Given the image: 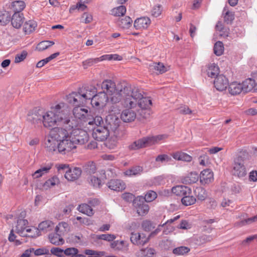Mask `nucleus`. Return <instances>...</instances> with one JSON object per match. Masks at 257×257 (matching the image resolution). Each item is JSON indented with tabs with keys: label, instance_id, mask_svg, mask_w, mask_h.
I'll return each instance as SVG.
<instances>
[{
	"label": "nucleus",
	"instance_id": "aec40b11",
	"mask_svg": "<svg viewBox=\"0 0 257 257\" xmlns=\"http://www.w3.org/2000/svg\"><path fill=\"white\" fill-rule=\"evenodd\" d=\"M81 174V171L78 168L69 169L65 174L64 177L69 181L77 179Z\"/></svg>",
	"mask_w": 257,
	"mask_h": 257
},
{
	"label": "nucleus",
	"instance_id": "ddd939ff",
	"mask_svg": "<svg viewBox=\"0 0 257 257\" xmlns=\"http://www.w3.org/2000/svg\"><path fill=\"white\" fill-rule=\"evenodd\" d=\"M214 87L220 91H223L229 86L227 78L223 75H217L214 81Z\"/></svg>",
	"mask_w": 257,
	"mask_h": 257
},
{
	"label": "nucleus",
	"instance_id": "6e6d98bb",
	"mask_svg": "<svg viewBox=\"0 0 257 257\" xmlns=\"http://www.w3.org/2000/svg\"><path fill=\"white\" fill-rule=\"evenodd\" d=\"M96 238L98 239L112 241L116 238V236L112 234H103L97 235Z\"/></svg>",
	"mask_w": 257,
	"mask_h": 257
},
{
	"label": "nucleus",
	"instance_id": "c756f323",
	"mask_svg": "<svg viewBox=\"0 0 257 257\" xmlns=\"http://www.w3.org/2000/svg\"><path fill=\"white\" fill-rule=\"evenodd\" d=\"M60 183L59 178L56 176H54L44 182L43 187L45 190H49L58 185Z\"/></svg>",
	"mask_w": 257,
	"mask_h": 257
},
{
	"label": "nucleus",
	"instance_id": "4be33fe9",
	"mask_svg": "<svg viewBox=\"0 0 257 257\" xmlns=\"http://www.w3.org/2000/svg\"><path fill=\"white\" fill-rule=\"evenodd\" d=\"M120 114L121 119L125 122H130L134 121L137 117L140 120H142L145 118V114L146 113H139L138 116L136 113H118Z\"/></svg>",
	"mask_w": 257,
	"mask_h": 257
},
{
	"label": "nucleus",
	"instance_id": "c85d7f7f",
	"mask_svg": "<svg viewBox=\"0 0 257 257\" xmlns=\"http://www.w3.org/2000/svg\"><path fill=\"white\" fill-rule=\"evenodd\" d=\"M70 227L69 224L65 221L60 222L55 227L56 233L64 235L70 231Z\"/></svg>",
	"mask_w": 257,
	"mask_h": 257
},
{
	"label": "nucleus",
	"instance_id": "423d86ee",
	"mask_svg": "<svg viewBox=\"0 0 257 257\" xmlns=\"http://www.w3.org/2000/svg\"><path fill=\"white\" fill-rule=\"evenodd\" d=\"M167 138V136L166 135H159L143 138L135 141L131 145V148L133 149H139L149 146L154 145Z\"/></svg>",
	"mask_w": 257,
	"mask_h": 257
},
{
	"label": "nucleus",
	"instance_id": "052dcab7",
	"mask_svg": "<svg viewBox=\"0 0 257 257\" xmlns=\"http://www.w3.org/2000/svg\"><path fill=\"white\" fill-rule=\"evenodd\" d=\"M51 252L58 257H64V250L59 247H53L51 249Z\"/></svg>",
	"mask_w": 257,
	"mask_h": 257
},
{
	"label": "nucleus",
	"instance_id": "49530a36",
	"mask_svg": "<svg viewBox=\"0 0 257 257\" xmlns=\"http://www.w3.org/2000/svg\"><path fill=\"white\" fill-rule=\"evenodd\" d=\"M219 68L215 64L213 63L208 65L207 70V75L209 77H213L217 76L219 73Z\"/></svg>",
	"mask_w": 257,
	"mask_h": 257
},
{
	"label": "nucleus",
	"instance_id": "4d7b16f0",
	"mask_svg": "<svg viewBox=\"0 0 257 257\" xmlns=\"http://www.w3.org/2000/svg\"><path fill=\"white\" fill-rule=\"evenodd\" d=\"M124 243L123 240H116L111 243L110 246L114 250H120L123 248Z\"/></svg>",
	"mask_w": 257,
	"mask_h": 257
},
{
	"label": "nucleus",
	"instance_id": "f704fd0d",
	"mask_svg": "<svg viewBox=\"0 0 257 257\" xmlns=\"http://www.w3.org/2000/svg\"><path fill=\"white\" fill-rule=\"evenodd\" d=\"M182 203L185 206H190L195 203L196 202V198L194 197L192 193V190L190 189V191L188 195H184L181 199Z\"/></svg>",
	"mask_w": 257,
	"mask_h": 257
},
{
	"label": "nucleus",
	"instance_id": "393cba45",
	"mask_svg": "<svg viewBox=\"0 0 257 257\" xmlns=\"http://www.w3.org/2000/svg\"><path fill=\"white\" fill-rule=\"evenodd\" d=\"M256 80L254 78H249L242 82L241 87H242L243 92L246 93L252 90L255 91V82Z\"/></svg>",
	"mask_w": 257,
	"mask_h": 257
},
{
	"label": "nucleus",
	"instance_id": "4c0bfd02",
	"mask_svg": "<svg viewBox=\"0 0 257 257\" xmlns=\"http://www.w3.org/2000/svg\"><path fill=\"white\" fill-rule=\"evenodd\" d=\"M25 7L26 5L24 1H17L12 3L10 9L13 12H14V13H20V12L24 10Z\"/></svg>",
	"mask_w": 257,
	"mask_h": 257
},
{
	"label": "nucleus",
	"instance_id": "9b49d317",
	"mask_svg": "<svg viewBox=\"0 0 257 257\" xmlns=\"http://www.w3.org/2000/svg\"><path fill=\"white\" fill-rule=\"evenodd\" d=\"M125 85H130L125 82L118 83L117 84V88L112 93H110L108 95L110 96V97L111 101L113 103H116L120 101V100L123 98V87Z\"/></svg>",
	"mask_w": 257,
	"mask_h": 257
},
{
	"label": "nucleus",
	"instance_id": "de8ad7c7",
	"mask_svg": "<svg viewBox=\"0 0 257 257\" xmlns=\"http://www.w3.org/2000/svg\"><path fill=\"white\" fill-rule=\"evenodd\" d=\"M224 22L227 24H231L234 19V14L228 11L227 8L225 7L223 11Z\"/></svg>",
	"mask_w": 257,
	"mask_h": 257
},
{
	"label": "nucleus",
	"instance_id": "a211bd4d",
	"mask_svg": "<svg viewBox=\"0 0 257 257\" xmlns=\"http://www.w3.org/2000/svg\"><path fill=\"white\" fill-rule=\"evenodd\" d=\"M86 121L89 125L92 126V129L98 126H101L104 123L102 117L98 115L94 116L88 115L86 117Z\"/></svg>",
	"mask_w": 257,
	"mask_h": 257
},
{
	"label": "nucleus",
	"instance_id": "cd10ccee",
	"mask_svg": "<svg viewBox=\"0 0 257 257\" xmlns=\"http://www.w3.org/2000/svg\"><path fill=\"white\" fill-rule=\"evenodd\" d=\"M101 88L104 90H106V94L108 95L111 92L112 93L117 88V85L111 80H105L103 81L101 84Z\"/></svg>",
	"mask_w": 257,
	"mask_h": 257
},
{
	"label": "nucleus",
	"instance_id": "8fccbe9b",
	"mask_svg": "<svg viewBox=\"0 0 257 257\" xmlns=\"http://www.w3.org/2000/svg\"><path fill=\"white\" fill-rule=\"evenodd\" d=\"M54 44V42L53 41H43L41 42H40L36 48L39 51H44L47 48H48L49 47L53 45Z\"/></svg>",
	"mask_w": 257,
	"mask_h": 257
},
{
	"label": "nucleus",
	"instance_id": "e2e57ef3",
	"mask_svg": "<svg viewBox=\"0 0 257 257\" xmlns=\"http://www.w3.org/2000/svg\"><path fill=\"white\" fill-rule=\"evenodd\" d=\"M79 252L77 248L75 247H69L64 250V255L72 256Z\"/></svg>",
	"mask_w": 257,
	"mask_h": 257
},
{
	"label": "nucleus",
	"instance_id": "79ce46f5",
	"mask_svg": "<svg viewBox=\"0 0 257 257\" xmlns=\"http://www.w3.org/2000/svg\"><path fill=\"white\" fill-rule=\"evenodd\" d=\"M137 103L142 110H148L152 105V100L149 98L143 97L142 95V98L138 100Z\"/></svg>",
	"mask_w": 257,
	"mask_h": 257
},
{
	"label": "nucleus",
	"instance_id": "20e7f679",
	"mask_svg": "<svg viewBox=\"0 0 257 257\" xmlns=\"http://www.w3.org/2000/svg\"><path fill=\"white\" fill-rule=\"evenodd\" d=\"M123 91V100L122 104L123 107L127 110L135 108L138 100L142 98L141 91L131 85H125Z\"/></svg>",
	"mask_w": 257,
	"mask_h": 257
},
{
	"label": "nucleus",
	"instance_id": "bf43d9fd",
	"mask_svg": "<svg viewBox=\"0 0 257 257\" xmlns=\"http://www.w3.org/2000/svg\"><path fill=\"white\" fill-rule=\"evenodd\" d=\"M102 61L104 60H121L122 57L117 54H110L104 55L101 56Z\"/></svg>",
	"mask_w": 257,
	"mask_h": 257
},
{
	"label": "nucleus",
	"instance_id": "4468645a",
	"mask_svg": "<svg viewBox=\"0 0 257 257\" xmlns=\"http://www.w3.org/2000/svg\"><path fill=\"white\" fill-rule=\"evenodd\" d=\"M108 188L113 191L119 192L125 189V184L119 179H111L107 183Z\"/></svg>",
	"mask_w": 257,
	"mask_h": 257
},
{
	"label": "nucleus",
	"instance_id": "5fc2aeb1",
	"mask_svg": "<svg viewBox=\"0 0 257 257\" xmlns=\"http://www.w3.org/2000/svg\"><path fill=\"white\" fill-rule=\"evenodd\" d=\"M190 251V248L186 246H180L173 250L174 254L177 255H182L187 253Z\"/></svg>",
	"mask_w": 257,
	"mask_h": 257
},
{
	"label": "nucleus",
	"instance_id": "338daca9",
	"mask_svg": "<svg viewBox=\"0 0 257 257\" xmlns=\"http://www.w3.org/2000/svg\"><path fill=\"white\" fill-rule=\"evenodd\" d=\"M257 221V215L253 217L248 218L240 222L241 225H245L246 224H251L253 222Z\"/></svg>",
	"mask_w": 257,
	"mask_h": 257
},
{
	"label": "nucleus",
	"instance_id": "7ed1b4c3",
	"mask_svg": "<svg viewBox=\"0 0 257 257\" xmlns=\"http://www.w3.org/2000/svg\"><path fill=\"white\" fill-rule=\"evenodd\" d=\"M119 126V122L117 118L109 115L106 118V124L92 128V136L98 141H104L110 134L117 133V127Z\"/></svg>",
	"mask_w": 257,
	"mask_h": 257
},
{
	"label": "nucleus",
	"instance_id": "c03bdc74",
	"mask_svg": "<svg viewBox=\"0 0 257 257\" xmlns=\"http://www.w3.org/2000/svg\"><path fill=\"white\" fill-rule=\"evenodd\" d=\"M133 22L132 19L128 16L119 19L117 21V25L123 29L128 28Z\"/></svg>",
	"mask_w": 257,
	"mask_h": 257
},
{
	"label": "nucleus",
	"instance_id": "6e6552de",
	"mask_svg": "<svg viewBox=\"0 0 257 257\" xmlns=\"http://www.w3.org/2000/svg\"><path fill=\"white\" fill-rule=\"evenodd\" d=\"M105 179V173L102 171L101 172H96L93 174L89 175L87 181L90 186L94 189H99L103 184Z\"/></svg>",
	"mask_w": 257,
	"mask_h": 257
},
{
	"label": "nucleus",
	"instance_id": "58836bf2",
	"mask_svg": "<svg viewBox=\"0 0 257 257\" xmlns=\"http://www.w3.org/2000/svg\"><path fill=\"white\" fill-rule=\"evenodd\" d=\"M142 171L143 169L142 167L137 166L125 170L123 172V174L125 176L131 177L141 174Z\"/></svg>",
	"mask_w": 257,
	"mask_h": 257
},
{
	"label": "nucleus",
	"instance_id": "774afa93",
	"mask_svg": "<svg viewBox=\"0 0 257 257\" xmlns=\"http://www.w3.org/2000/svg\"><path fill=\"white\" fill-rule=\"evenodd\" d=\"M156 162L164 163L165 162H168L170 160V158L168 155L163 154L158 156L155 159Z\"/></svg>",
	"mask_w": 257,
	"mask_h": 257
},
{
	"label": "nucleus",
	"instance_id": "a19ab883",
	"mask_svg": "<svg viewBox=\"0 0 257 257\" xmlns=\"http://www.w3.org/2000/svg\"><path fill=\"white\" fill-rule=\"evenodd\" d=\"M79 211L88 216H92L94 214V211L92 207L87 204L79 205L77 208Z\"/></svg>",
	"mask_w": 257,
	"mask_h": 257
},
{
	"label": "nucleus",
	"instance_id": "37998d69",
	"mask_svg": "<svg viewBox=\"0 0 257 257\" xmlns=\"http://www.w3.org/2000/svg\"><path fill=\"white\" fill-rule=\"evenodd\" d=\"M154 249L151 248L141 249L137 253V257H154Z\"/></svg>",
	"mask_w": 257,
	"mask_h": 257
},
{
	"label": "nucleus",
	"instance_id": "39448f33",
	"mask_svg": "<svg viewBox=\"0 0 257 257\" xmlns=\"http://www.w3.org/2000/svg\"><path fill=\"white\" fill-rule=\"evenodd\" d=\"M42 122L46 128H50L61 122L68 123L69 118L66 113H44L42 115Z\"/></svg>",
	"mask_w": 257,
	"mask_h": 257
},
{
	"label": "nucleus",
	"instance_id": "bb28decb",
	"mask_svg": "<svg viewBox=\"0 0 257 257\" xmlns=\"http://www.w3.org/2000/svg\"><path fill=\"white\" fill-rule=\"evenodd\" d=\"M190 191V188L184 186L178 185L172 188V192L177 196H182L184 195H188Z\"/></svg>",
	"mask_w": 257,
	"mask_h": 257
},
{
	"label": "nucleus",
	"instance_id": "603ef678",
	"mask_svg": "<svg viewBox=\"0 0 257 257\" xmlns=\"http://www.w3.org/2000/svg\"><path fill=\"white\" fill-rule=\"evenodd\" d=\"M101 56L99 58H90L82 62L83 66L85 69L88 67L92 66L94 64L102 61Z\"/></svg>",
	"mask_w": 257,
	"mask_h": 257
},
{
	"label": "nucleus",
	"instance_id": "69168bd1",
	"mask_svg": "<svg viewBox=\"0 0 257 257\" xmlns=\"http://www.w3.org/2000/svg\"><path fill=\"white\" fill-rule=\"evenodd\" d=\"M162 11L161 6L158 5L154 7L152 11V14L154 17H158L161 14Z\"/></svg>",
	"mask_w": 257,
	"mask_h": 257
},
{
	"label": "nucleus",
	"instance_id": "680f3d73",
	"mask_svg": "<svg viewBox=\"0 0 257 257\" xmlns=\"http://www.w3.org/2000/svg\"><path fill=\"white\" fill-rule=\"evenodd\" d=\"M27 56V52L25 51H22L21 53L16 55L15 58V62L19 63L24 60Z\"/></svg>",
	"mask_w": 257,
	"mask_h": 257
},
{
	"label": "nucleus",
	"instance_id": "72a5a7b5",
	"mask_svg": "<svg viewBox=\"0 0 257 257\" xmlns=\"http://www.w3.org/2000/svg\"><path fill=\"white\" fill-rule=\"evenodd\" d=\"M25 235L23 237H29L32 238H36L41 235L39 233L38 227L28 225L27 229L25 231Z\"/></svg>",
	"mask_w": 257,
	"mask_h": 257
},
{
	"label": "nucleus",
	"instance_id": "f8f14e48",
	"mask_svg": "<svg viewBox=\"0 0 257 257\" xmlns=\"http://www.w3.org/2000/svg\"><path fill=\"white\" fill-rule=\"evenodd\" d=\"M201 184L205 185L212 183L214 180V173L209 169L202 170L199 175Z\"/></svg>",
	"mask_w": 257,
	"mask_h": 257
},
{
	"label": "nucleus",
	"instance_id": "c9c22d12",
	"mask_svg": "<svg viewBox=\"0 0 257 257\" xmlns=\"http://www.w3.org/2000/svg\"><path fill=\"white\" fill-rule=\"evenodd\" d=\"M199 178V176L195 172L189 173L183 178V182L187 184H191L196 183Z\"/></svg>",
	"mask_w": 257,
	"mask_h": 257
},
{
	"label": "nucleus",
	"instance_id": "13d9d810",
	"mask_svg": "<svg viewBox=\"0 0 257 257\" xmlns=\"http://www.w3.org/2000/svg\"><path fill=\"white\" fill-rule=\"evenodd\" d=\"M157 197V193L153 191H149L145 196L144 199L146 202H152Z\"/></svg>",
	"mask_w": 257,
	"mask_h": 257
},
{
	"label": "nucleus",
	"instance_id": "3c124183",
	"mask_svg": "<svg viewBox=\"0 0 257 257\" xmlns=\"http://www.w3.org/2000/svg\"><path fill=\"white\" fill-rule=\"evenodd\" d=\"M214 53L217 56H221L224 52V45L221 41H217L214 46Z\"/></svg>",
	"mask_w": 257,
	"mask_h": 257
},
{
	"label": "nucleus",
	"instance_id": "f257e3e1",
	"mask_svg": "<svg viewBox=\"0 0 257 257\" xmlns=\"http://www.w3.org/2000/svg\"><path fill=\"white\" fill-rule=\"evenodd\" d=\"M88 140V134L83 130L73 126L57 127L50 133L46 147L50 152L57 151L66 154L75 149L77 144H84Z\"/></svg>",
	"mask_w": 257,
	"mask_h": 257
},
{
	"label": "nucleus",
	"instance_id": "0eeeda50",
	"mask_svg": "<svg viewBox=\"0 0 257 257\" xmlns=\"http://www.w3.org/2000/svg\"><path fill=\"white\" fill-rule=\"evenodd\" d=\"M94 92H92L93 94L90 98L91 104L93 107L96 108L103 107L105 106L106 103L108 100V96L105 91H101L97 94H95L96 92V88L94 86Z\"/></svg>",
	"mask_w": 257,
	"mask_h": 257
},
{
	"label": "nucleus",
	"instance_id": "09e8293b",
	"mask_svg": "<svg viewBox=\"0 0 257 257\" xmlns=\"http://www.w3.org/2000/svg\"><path fill=\"white\" fill-rule=\"evenodd\" d=\"M196 196L199 200H204L207 196L206 191L202 187L197 188L195 190Z\"/></svg>",
	"mask_w": 257,
	"mask_h": 257
},
{
	"label": "nucleus",
	"instance_id": "2f4dec72",
	"mask_svg": "<svg viewBox=\"0 0 257 257\" xmlns=\"http://www.w3.org/2000/svg\"><path fill=\"white\" fill-rule=\"evenodd\" d=\"M228 91L232 95H237L243 92L241 84L236 82L231 83L228 86Z\"/></svg>",
	"mask_w": 257,
	"mask_h": 257
},
{
	"label": "nucleus",
	"instance_id": "f3484780",
	"mask_svg": "<svg viewBox=\"0 0 257 257\" xmlns=\"http://www.w3.org/2000/svg\"><path fill=\"white\" fill-rule=\"evenodd\" d=\"M169 66H165L163 63L153 62L149 65V69L157 74H163L169 70Z\"/></svg>",
	"mask_w": 257,
	"mask_h": 257
},
{
	"label": "nucleus",
	"instance_id": "473e14b6",
	"mask_svg": "<svg viewBox=\"0 0 257 257\" xmlns=\"http://www.w3.org/2000/svg\"><path fill=\"white\" fill-rule=\"evenodd\" d=\"M59 233H51L49 235V239L51 243L53 244L59 245L64 243V240Z\"/></svg>",
	"mask_w": 257,
	"mask_h": 257
},
{
	"label": "nucleus",
	"instance_id": "dca6fc26",
	"mask_svg": "<svg viewBox=\"0 0 257 257\" xmlns=\"http://www.w3.org/2000/svg\"><path fill=\"white\" fill-rule=\"evenodd\" d=\"M232 173L234 175L241 178L246 174V169L241 161H235L233 164Z\"/></svg>",
	"mask_w": 257,
	"mask_h": 257
},
{
	"label": "nucleus",
	"instance_id": "a18cd8bd",
	"mask_svg": "<svg viewBox=\"0 0 257 257\" xmlns=\"http://www.w3.org/2000/svg\"><path fill=\"white\" fill-rule=\"evenodd\" d=\"M11 14L6 11H0V25H6L10 21Z\"/></svg>",
	"mask_w": 257,
	"mask_h": 257
},
{
	"label": "nucleus",
	"instance_id": "b1692460",
	"mask_svg": "<svg viewBox=\"0 0 257 257\" xmlns=\"http://www.w3.org/2000/svg\"><path fill=\"white\" fill-rule=\"evenodd\" d=\"M52 165L48 164L44 166H42L39 169L35 171L32 176L33 179H37L42 177L43 176L48 174L51 169Z\"/></svg>",
	"mask_w": 257,
	"mask_h": 257
},
{
	"label": "nucleus",
	"instance_id": "e433bc0d",
	"mask_svg": "<svg viewBox=\"0 0 257 257\" xmlns=\"http://www.w3.org/2000/svg\"><path fill=\"white\" fill-rule=\"evenodd\" d=\"M51 109L53 111L59 112H69L71 110L68 104L63 102H61L55 105H52Z\"/></svg>",
	"mask_w": 257,
	"mask_h": 257
},
{
	"label": "nucleus",
	"instance_id": "7c9ffc66",
	"mask_svg": "<svg viewBox=\"0 0 257 257\" xmlns=\"http://www.w3.org/2000/svg\"><path fill=\"white\" fill-rule=\"evenodd\" d=\"M172 156L174 159L177 161L185 162H191L192 157L188 154L183 152H176L172 154Z\"/></svg>",
	"mask_w": 257,
	"mask_h": 257
},
{
	"label": "nucleus",
	"instance_id": "0e129e2a",
	"mask_svg": "<svg viewBox=\"0 0 257 257\" xmlns=\"http://www.w3.org/2000/svg\"><path fill=\"white\" fill-rule=\"evenodd\" d=\"M76 219L78 220L81 224L90 225L92 224V221L88 218L77 216Z\"/></svg>",
	"mask_w": 257,
	"mask_h": 257
},
{
	"label": "nucleus",
	"instance_id": "5701e85b",
	"mask_svg": "<svg viewBox=\"0 0 257 257\" xmlns=\"http://www.w3.org/2000/svg\"><path fill=\"white\" fill-rule=\"evenodd\" d=\"M29 225V222L26 219H20L18 221L15 226V231L20 236H23L25 235V230Z\"/></svg>",
	"mask_w": 257,
	"mask_h": 257
},
{
	"label": "nucleus",
	"instance_id": "9d476101",
	"mask_svg": "<svg viewBox=\"0 0 257 257\" xmlns=\"http://www.w3.org/2000/svg\"><path fill=\"white\" fill-rule=\"evenodd\" d=\"M133 205L139 215L144 216L149 210L148 205L143 200L142 197L138 196L133 202Z\"/></svg>",
	"mask_w": 257,
	"mask_h": 257
},
{
	"label": "nucleus",
	"instance_id": "6ab92c4d",
	"mask_svg": "<svg viewBox=\"0 0 257 257\" xmlns=\"http://www.w3.org/2000/svg\"><path fill=\"white\" fill-rule=\"evenodd\" d=\"M54 227V223L49 220H44L41 222L38 226L39 233H47L52 231Z\"/></svg>",
	"mask_w": 257,
	"mask_h": 257
},
{
	"label": "nucleus",
	"instance_id": "2eb2a0df",
	"mask_svg": "<svg viewBox=\"0 0 257 257\" xmlns=\"http://www.w3.org/2000/svg\"><path fill=\"white\" fill-rule=\"evenodd\" d=\"M119 127H117V133L110 134L105 141L104 144L105 147L109 150H114L116 148L118 143L117 136L119 134Z\"/></svg>",
	"mask_w": 257,
	"mask_h": 257
},
{
	"label": "nucleus",
	"instance_id": "f03ea898",
	"mask_svg": "<svg viewBox=\"0 0 257 257\" xmlns=\"http://www.w3.org/2000/svg\"><path fill=\"white\" fill-rule=\"evenodd\" d=\"M94 86H83L78 92H72L66 96V100L72 112L82 111L88 112V110L84 108V105L88 99H90L94 92Z\"/></svg>",
	"mask_w": 257,
	"mask_h": 257
},
{
	"label": "nucleus",
	"instance_id": "412c9836",
	"mask_svg": "<svg viewBox=\"0 0 257 257\" xmlns=\"http://www.w3.org/2000/svg\"><path fill=\"white\" fill-rule=\"evenodd\" d=\"M151 24V20L148 17H142L136 20L134 26L137 30L146 29Z\"/></svg>",
	"mask_w": 257,
	"mask_h": 257
},
{
	"label": "nucleus",
	"instance_id": "864d4df0",
	"mask_svg": "<svg viewBox=\"0 0 257 257\" xmlns=\"http://www.w3.org/2000/svg\"><path fill=\"white\" fill-rule=\"evenodd\" d=\"M126 8L124 6H120L112 10V14L117 17L123 16L126 13Z\"/></svg>",
	"mask_w": 257,
	"mask_h": 257
},
{
	"label": "nucleus",
	"instance_id": "1a4fd4ad",
	"mask_svg": "<svg viewBox=\"0 0 257 257\" xmlns=\"http://www.w3.org/2000/svg\"><path fill=\"white\" fill-rule=\"evenodd\" d=\"M130 240L133 244L142 247L149 241V237L143 232H133L131 233Z\"/></svg>",
	"mask_w": 257,
	"mask_h": 257
},
{
	"label": "nucleus",
	"instance_id": "ea45409f",
	"mask_svg": "<svg viewBox=\"0 0 257 257\" xmlns=\"http://www.w3.org/2000/svg\"><path fill=\"white\" fill-rule=\"evenodd\" d=\"M37 26V24L36 22L30 20L24 24L23 31L25 34H29L35 31Z\"/></svg>",
	"mask_w": 257,
	"mask_h": 257
},
{
	"label": "nucleus",
	"instance_id": "a878e982",
	"mask_svg": "<svg viewBox=\"0 0 257 257\" xmlns=\"http://www.w3.org/2000/svg\"><path fill=\"white\" fill-rule=\"evenodd\" d=\"M24 18L22 13H16L13 15L11 20L12 26L16 28L19 29L24 23Z\"/></svg>",
	"mask_w": 257,
	"mask_h": 257
}]
</instances>
